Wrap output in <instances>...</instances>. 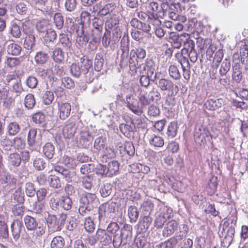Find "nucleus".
<instances>
[{
    "label": "nucleus",
    "instance_id": "f257e3e1",
    "mask_svg": "<svg viewBox=\"0 0 248 248\" xmlns=\"http://www.w3.org/2000/svg\"><path fill=\"white\" fill-rule=\"evenodd\" d=\"M93 62L86 55H83L78 62L73 63L70 66V72L74 77H84L89 73Z\"/></svg>",
    "mask_w": 248,
    "mask_h": 248
},
{
    "label": "nucleus",
    "instance_id": "f03ea898",
    "mask_svg": "<svg viewBox=\"0 0 248 248\" xmlns=\"http://www.w3.org/2000/svg\"><path fill=\"white\" fill-rule=\"evenodd\" d=\"M93 128L92 124L86 126L83 125L82 127L79 132V134L78 140V145L80 148L88 149L92 146L93 137L92 135V131H90V129Z\"/></svg>",
    "mask_w": 248,
    "mask_h": 248
},
{
    "label": "nucleus",
    "instance_id": "7ed1b4c3",
    "mask_svg": "<svg viewBox=\"0 0 248 248\" xmlns=\"http://www.w3.org/2000/svg\"><path fill=\"white\" fill-rule=\"evenodd\" d=\"M66 217V214H62L60 220L56 215L48 214L46 218L48 232L52 233L60 231L64 225Z\"/></svg>",
    "mask_w": 248,
    "mask_h": 248
},
{
    "label": "nucleus",
    "instance_id": "20e7f679",
    "mask_svg": "<svg viewBox=\"0 0 248 248\" xmlns=\"http://www.w3.org/2000/svg\"><path fill=\"white\" fill-rule=\"evenodd\" d=\"M83 124L79 119L70 118L63 128L62 134L66 139L72 138L77 131L79 132Z\"/></svg>",
    "mask_w": 248,
    "mask_h": 248
},
{
    "label": "nucleus",
    "instance_id": "39448f33",
    "mask_svg": "<svg viewBox=\"0 0 248 248\" xmlns=\"http://www.w3.org/2000/svg\"><path fill=\"white\" fill-rule=\"evenodd\" d=\"M194 138L195 142L200 145H204L212 138L208 129L204 125H197L194 130Z\"/></svg>",
    "mask_w": 248,
    "mask_h": 248
},
{
    "label": "nucleus",
    "instance_id": "423d86ee",
    "mask_svg": "<svg viewBox=\"0 0 248 248\" xmlns=\"http://www.w3.org/2000/svg\"><path fill=\"white\" fill-rule=\"evenodd\" d=\"M145 50L140 46L131 50V63L132 71H136L139 62H141L146 57Z\"/></svg>",
    "mask_w": 248,
    "mask_h": 248
},
{
    "label": "nucleus",
    "instance_id": "0eeeda50",
    "mask_svg": "<svg viewBox=\"0 0 248 248\" xmlns=\"http://www.w3.org/2000/svg\"><path fill=\"white\" fill-rule=\"evenodd\" d=\"M236 221L235 220V222L232 224V225L229 226V223L227 221H225L223 225L222 231L219 234L220 236L224 237V241L226 243L230 245L232 242L234 233H235V225Z\"/></svg>",
    "mask_w": 248,
    "mask_h": 248
},
{
    "label": "nucleus",
    "instance_id": "6e6552de",
    "mask_svg": "<svg viewBox=\"0 0 248 248\" xmlns=\"http://www.w3.org/2000/svg\"><path fill=\"white\" fill-rule=\"evenodd\" d=\"M125 103L126 107L135 114L140 115L142 114V108L140 106L139 101L132 94L126 95Z\"/></svg>",
    "mask_w": 248,
    "mask_h": 248
},
{
    "label": "nucleus",
    "instance_id": "1a4fd4ad",
    "mask_svg": "<svg viewBox=\"0 0 248 248\" xmlns=\"http://www.w3.org/2000/svg\"><path fill=\"white\" fill-rule=\"evenodd\" d=\"M155 84L161 91L171 92V94L173 93L174 91L178 90L177 86L169 78H161L157 79Z\"/></svg>",
    "mask_w": 248,
    "mask_h": 248
},
{
    "label": "nucleus",
    "instance_id": "9d476101",
    "mask_svg": "<svg viewBox=\"0 0 248 248\" xmlns=\"http://www.w3.org/2000/svg\"><path fill=\"white\" fill-rule=\"evenodd\" d=\"M115 7L116 6L113 3H109L103 5L101 2H99L93 6V12H97L98 16H104L112 12Z\"/></svg>",
    "mask_w": 248,
    "mask_h": 248
},
{
    "label": "nucleus",
    "instance_id": "9b49d317",
    "mask_svg": "<svg viewBox=\"0 0 248 248\" xmlns=\"http://www.w3.org/2000/svg\"><path fill=\"white\" fill-rule=\"evenodd\" d=\"M182 12V7L180 3L175 2L174 0L169 7L165 12V16H168L169 18L173 20H176L178 14H181Z\"/></svg>",
    "mask_w": 248,
    "mask_h": 248
},
{
    "label": "nucleus",
    "instance_id": "f8f14e48",
    "mask_svg": "<svg viewBox=\"0 0 248 248\" xmlns=\"http://www.w3.org/2000/svg\"><path fill=\"white\" fill-rule=\"evenodd\" d=\"M96 196L94 193L85 192L82 194L79 199V204L87 206L93 209L94 206Z\"/></svg>",
    "mask_w": 248,
    "mask_h": 248
},
{
    "label": "nucleus",
    "instance_id": "ddd939ff",
    "mask_svg": "<svg viewBox=\"0 0 248 248\" xmlns=\"http://www.w3.org/2000/svg\"><path fill=\"white\" fill-rule=\"evenodd\" d=\"M224 103L225 100L222 98H213L207 99L204 107L208 110L214 111L220 108Z\"/></svg>",
    "mask_w": 248,
    "mask_h": 248
},
{
    "label": "nucleus",
    "instance_id": "4468645a",
    "mask_svg": "<svg viewBox=\"0 0 248 248\" xmlns=\"http://www.w3.org/2000/svg\"><path fill=\"white\" fill-rule=\"evenodd\" d=\"M119 129L121 132L129 140L134 138L136 127L134 123L129 124H121L119 125Z\"/></svg>",
    "mask_w": 248,
    "mask_h": 248
},
{
    "label": "nucleus",
    "instance_id": "2eb2a0df",
    "mask_svg": "<svg viewBox=\"0 0 248 248\" xmlns=\"http://www.w3.org/2000/svg\"><path fill=\"white\" fill-rule=\"evenodd\" d=\"M178 223L174 220H171L167 222L162 231V235L165 237L170 236L178 230Z\"/></svg>",
    "mask_w": 248,
    "mask_h": 248
},
{
    "label": "nucleus",
    "instance_id": "dca6fc26",
    "mask_svg": "<svg viewBox=\"0 0 248 248\" xmlns=\"http://www.w3.org/2000/svg\"><path fill=\"white\" fill-rule=\"evenodd\" d=\"M107 145V137L105 134L99 135L94 140L93 148L95 152L99 153L104 150Z\"/></svg>",
    "mask_w": 248,
    "mask_h": 248
},
{
    "label": "nucleus",
    "instance_id": "f3484780",
    "mask_svg": "<svg viewBox=\"0 0 248 248\" xmlns=\"http://www.w3.org/2000/svg\"><path fill=\"white\" fill-rule=\"evenodd\" d=\"M11 228L14 239L17 240L20 237L21 230L23 228L22 221L18 219L14 220L11 225Z\"/></svg>",
    "mask_w": 248,
    "mask_h": 248
},
{
    "label": "nucleus",
    "instance_id": "a211bd4d",
    "mask_svg": "<svg viewBox=\"0 0 248 248\" xmlns=\"http://www.w3.org/2000/svg\"><path fill=\"white\" fill-rule=\"evenodd\" d=\"M149 15H155L159 17H165V12L162 11L159 3L156 1H152L148 5Z\"/></svg>",
    "mask_w": 248,
    "mask_h": 248
},
{
    "label": "nucleus",
    "instance_id": "6ab92c4d",
    "mask_svg": "<svg viewBox=\"0 0 248 248\" xmlns=\"http://www.w3.org/2000/svg\"><path fill=\"white\" fill-rule=\"evenodd\" d=\"M169 39L172 46L174 48L177 49L180 48L184 40L182 35H179L177 33L174 32H170Z\"/></svg>",
    "mask_w": 248,
    "mask_h": 248
},
{
    "label": "nucleus",
    "instance_id": "aec40b11",
    "mask_svg": "<svg viewBox=\"0 0 248 248\" xmlns=\"http://www.w3.org/2000/svg\"><path fill=\"white\" fill-rule=\"evenodd\" d=\"M9 167L10 170L16 168L21 163V159L20 154L17 153L10 154L8 157Z\"/></svg>",
    "mask_w": 248,
    "mask_h": 248
},
{
    "label": "nucleus",
    "instance_id": "412c9836",
    "mask_svg": "<svg viewBox=\"0 0 248 248\" xmlns=\"http://www.w3.org/2000/svg\"><path fill=\"white\" fill-rule=\"evenodd\" d=\"M71 106L69 103H62L59 105V115L61 120L67 118L70 114Z\"/></svg>",
    "mask_w": 248,
    "mask_h": 248
},
{
    "label": "nucleus",
    "instance_id": "4be33fe9",
    "mask_svg": "<svg viewBox=\"0 0 248 248\" xmlns=\"http://www.w3.org/2000/svg\"><path fill=\"white\" fill-rule=\"evenodd\" d=\"M132 227L129 224H124L121 229V235L124 243H128L132 237Z\"/></svg>",
    "mask_w": 248,
    "mask_h": 248
},
{
    "label": "nucleus",
    "instance_id": "5701e85b",
    "mask_svg": "<svg viewBox=\"0 0 248 248\" xmlns=\"http://www.w3.org/2000/svg\"><path fill=\"white\" fill-rule=\"evenodd\" d=\"M177 242V240L174 236L163 242L155 243L153 247V248H175Z\"/></svg>",
    "mask_w": 248,
    "mask_h": 248
},
{
    "label": "nucleus",
    "instance_id": "b1692460",
    "mask_svg": "<svg viewBox=\"0 0 248 248\" xmlns=\"http://www.w3.org/2000/svg\"><path fill=\"white\" fill-rule=\"evenodd\" d=\"M53 170L60 174L66 181L68 182L72 181V174L68 169L60 165H56L53 167Z\"/></svg>",
    "mask_w": 248,
    "mask_h": 248
},
{
    "label": "nucleus",
    "instance_id": "393cba45",
    "mask_svg": "<svg viewBox=\"0 0 248 248\" xmlns=\"http://www.w3.org/2000/svg\"><path fill=\"white\" fill-rule=\"evenodd\" d=\"M152 220L153 219L150 216L144 215L138 227V231L139 233L146 232L151 225Z\"/></svg>",
    "mask_w": 248,
    "mask_h": 248
},
{
    "label": "nucleus",
    "instance_id": "a878e982",
    "mask_svg": "<svg viewBox=\"0 0 248 248\" xmlns=\"http://www.w3.org/2000/svg\"><path fill=\"white\" fill-rule=\"evenodd\" d=\"M97 239L103 245H107L111 242V236L109 235L107 232L103 229H98L96 233Z\"/></svg>",
    "mask_w": 248,
    "mask_h": 248
},
{
    "label": "nucleus",
    "instance_id": "bb28decb",
    "mask_svg": "<svg viewBox=\"0 0 248 248\" xmlns=\"http://www.w3.org/2000/svg\"><path fill=\"white\" fill-rule=\"evenodd\" d=\"M22 47L18 44L15 43H11L7 44L6 46V50L7 53L13 56H18L20 55Z\"/></svg>",
    "mask_w": 248,
    "mask_h": 248
},
{
    "label": "nucleus",
    "instance_id": "cd10ccee",
    "mask_svg": "<svg viewBox=\"0 0 248 248\" xmlns=\"http://www.w3.org/2000/svg\"><path fill=\"white\" fill-rule=\"evenodd\" d=\"M124 149L122 151L123 154H121L122 156H124L126 155L128 156L130 158L133 156L135 152V149L133 142L131 141H125L124 144Z\"/></svg>",
    "mask_w": 248,
    "mask_h": 248
},
{
    "label": "nucleus",
    "instance_id": "c85d7f7f",
    "mask_svg": "<svg viewBox=\"0 0 248 248\" xmlns=\"http://www.w3.org/2000/svg\"><path fill=\"white\" fill-rule=\"evenodd\" d=\"M24 221L27 229L29 231H34L38 225L36 219L30 216L26 215Z\"/></svg>",
    "mask_w": 248,
    "mask_h": 248
},
{
    "label": "nucleus",
    "instance_id": "c756f323",
    "mask_svg": "<svg viewBox=\"0 0 248 248\" xmlns=\"http://www.w3.org/2000/svg\"><path fill=\"white\" fill-rule=\"evenodd\" d=\"M113 186L110 183H104L100 185L99 191L103 198L108 197L112 192Z\"/></svg>",
    "mask_w": 248,
    "mask_h": 248
},
{
    "label": "nucleus",
    "instance_id": "7c9ffc66",
    "mask_svg": "<svg viewBox=\"0 0 248 248\" xmlns=\"http://www.w3.org/2000/svg\"><path fill=\"white\" fill-rule=\"evenodd\" d=\"M179 126L176 122H171L169 123L167 127L166 135L168 139L174 138L178 132Z\"/></svg>",
    "mask_w": 248,
    "mask_h": 248
},
{
    "label": "nucleus",
    "instance_id": "2f4dec72",
    "mask_svg": "<svg viewBox=\"0 0 248 248\" xmlns=\"http://www.w3.org/2000/svg\"><path fill=\"white\" fill-rule=\"evenodd\" d=\"M57 34L56 31L52 29L49 28L45 33L43 36L44 41L46 45L50 43H53L56 39Z\"/></svg>",
    "mask_w": 248,
    "mask_h": 248
},
{
    "label": "nucleus",
    "instance_id": "473e14b6",
    "mask_svg": "<svg viewBox=\"0 0 248 248\" xmlns=\"http://www.w3.org/2000/svg\"><path fill=\"white\" fill-rule=\"evenodd\" d=\"M103 206L101 205L98 210V220L100 225L104 226L108 222V219H109L108 214H107L105 209H104Z\"/></svg>",
    "mask_w": 248,
    "mask_h": 248
},
{
    "label": "nucleus",
    "instance_id": "72a5a7b5",
    "mask_svg": "<svg viewBox=\"0 0 248 248\" xmlns=\"http://www.w3.org/2000/svg\"><path fill=\"white\" fill-rule=\"evenodd\" d=\"M157 73H155L153 78H151L144 74V71L140 72V85L145 88H147L150 85V82H154L156 79Z\"/></svg>",
    "mask_w": 248,
    "mask_h": 248
},
{
    "label": "nucleus",
    "instance_id": "f704fd0d",
    "mask_svg": "<svg viewBox=\"0 0 248 248\" xmlns=\"http://www.w3.org/2000/svg\"><path fill=\"white\" fill-rule=\"evenodd\" d=\"M175 58L181 64V67L190 66L188 57L186 53L183 52H178L175 54Z\"/></svg>",
    "mask_w": 248,
    "mask_h": 248
},
{
    "label": "nucleus",
    "instance_id": "c9c22d12",
    "mask_svg": "<svg viewBox=\"0 0 248 248\" xmlns=\"http://www.w3.org/2000/svg\"><path fill=\"white\" fill-rule=\"evenodd\" d=\"M35 37L34 34L26 35L24 41V47L28 50L32 49L35 46Z\"/></svg>",
    "mask_w": 248,
    "mask_h": 248
},
{
    "label": "nucleus",
    "instance_id": "e433bc0d",
    "mask_svg": "<svg viewBox=\"0 0 248 248\" xmlns=\"http://www.w3.org/2000/svg\"><path fill=\"white\" fill-rule=\"evenodd\" d=\"M60 207L62 209L68 211L70 210L73 205V202L71 198L68 196H62L60 197Z\"/></svg>",
    "mask_w": 248,
    "mask_h": 248
},
{
    "label": "nucleus",
    "instance_id": "4c0bfd02",
    "mask_svg": "<svg viewBox=\"0 0 248 248\" xmlns=\"http://www.w3.org/2000/svg\"><path fill=\"white\" fill-rule=\"evenodd\" d=\"M10 33L15 38L18 39L21 36V28L19 24L14 21L11 23Z\"/></svg>",
    "mask_w": 248,
    "mask_h": 248
},
{
    "label": "nucleus",
    "instance_id": "58836bf2",
    "mask_svg": "<svg viewBox=\"0 0 248 248\" xmlns=\"http://www.w3.org/2000/svg\"><path fill=\"white\" fill-rule=\"evenodd\" d=\"M156 209L160 215L166 218H169L171 216L172 211L171 208L166 206L163 203H159Z\"/></svg>",
    "mask_w": 248,
    "mask_h": 248
},
{
    "label": "nucleus",
    "instance_id": "ea45409f",
    "mask_svg": "<svg viewBox=\"0 0 248 248\" xmlns=\"http://www.w3.org/2000/svg\"><path fill=\"white\" fill-rule=\"evenodd\" d=\"M76 24L75 20L71 16H67L65 18L64 28L66 29L67 32L72 34L74 32L76 29Z\"/></svg>",
    "mask_w": 248,
    "mask_h": 248
},
{
    "label": "nucleus",
    "instance_id": "a19ab883",
    "mask_svg": "<svg viewBox=\"0 0 248 248\" xmlns=\"http://www.w3.org/2000/svg\"><path fill=\"white\" fill-rule=\"evenodd\" d=\"M43 153L45 156L50 159L53 157L55 154V147L51 142H47L43 146Z\"/></svg>",
    "mask_w": 248,
    "mask_h": 248
},
{
    "label": "nucleus",
    "instance_id": "79ce46f5",
    "mask_svg": "<svg viewBox=\"0 0 248 248\" xmlns=\"http://www.w3.org/2000/svg\"><path fill=\"white\" fill-rule=\"evenodd\" d=\"M104 54L103 52L97 53L95 55L94 59V69L95 71L99 72L103 67L104 64Z\"/></svg>",
    "mask_w": 248,
    "mask_h": 248
},
{
    "label": "nucleus",
    "instance_id": "37998d69",
    "mask_svg": "<svg viewBox=\"0 0 248 248\" xmlns=\"http://www.w3.org/2000/svg\"><path fill=\"white\" fill-rule=\"evenodd\" d=\"M16 10L17 13L20 15H27L29 10V5L26 2L20 1L16 4Z\"/></svg>",
    "mask_w": 248,
    "mask_h": 248
},
{
    "label": "nucleus",
    "instance_id": "c03bdc74",
    "mask_svg": "<svg viewBox=\"0 0 248 248\" xmlns=\"http://www.w3.org/2000/svg\"><path fill=\"white\" fill-rule=\"evenodd\" d=\"M154 208V204L151 200L143 202L140 206V209L144 215L150 216L153 211Z\"/></svg>",
    "mask_w": 248,
    "mask_h": 248
},
{
    "label": "nucleus",
    "instance_id": "a18cd8bd",
    "mask_svg": "<svg viewBox=\"0 0 248 248\" xmlns=\"http://www.w3.org/2000/svg\"><path fill=\"white\" fill-rule=\"evenodd\" d=\"M31 120L34 123L40 126H44L45 125V116L41 111L33 113L31 116Z\"/></svg>",
    "mask_w": 248,
    "mask_h": 248
},
{
    "label": "nucleus",
    "instance_id": "49530a36",
    "mask_svg": "<svg viewBox=\"0 0 248 248\" xmlns=\"http://www.w3.org/2000/svg\"><path fill=\"white\" fill-rule=\"evenodd\" d=\"M103 25L104 22L102 19L97 17L94 18L93 22V26L94 29L93 30V33L96 32L97 35L101 36L103 30Z\"/></svg>",
    "mask_w": 248,
    "mask_h": 248
},
{
    "label": "nucleus",
    "instance_id": "de8ad7c7",
    "mask_svg": "<svg viewBox=\"0 0 248 248\" xmlns=\"http://www.w3.org/2000/svg\"><path fill=\"white\" fill-rule=\"evenodd\" d=\"M149 140L150 144L154 147H161L164 144V139L155 134L150 136Z\"/></svg>",
    "mask_w": 248,
    "mask_h": 248
},
{
    "label": "nucleus",
    "instance_id": "09e8293b",
    "mask_svg": "<svg viewBox=\"0 0 248 248\" xmlns=\"http://www.w3.org/2000/svg\"><path fill=\"white\" fill-rule=\"evenodd\" d=\"M168 72L170 76L173 79L177 80L181 78V74L178 67L174 64H171L169 66Z\"/></svg>",
    "mask_w": 248,
    "mask_h": 248
},
{
    "label": "nucleus",
    "instance_id": "8fccbe9b",
    "mask_svg": "<svg viewBox=\"0 0 248 248\" xmlns=\"http://www.w3.org/2000/svg\"><path fill=\"white\" fill-rule=\"evenodd\" d=\"M65 245V240L63 237L57 235L53 238L50 243L51 248H63Z\"/></svg>",
    "mask_w": 248,
    "mask_h": 248
},
{
    "label": "nucleus",
    "instance_id": "3c124183",
    "mask_svg": "<svg viewBox=\"0 0 248 248\" xmlns=\"http://www.w3.org/2000/svg\"><path fill=\"white\" fill-rule=\"evenodd\" d=\"M107 169L108 177H111L117 172L119 169V164L118 161L113 160L108 163Z\"/></svg>",
    "mask_w": 248,
    "mask_h": 248
},
{
    "label": "nucleus",
    "instance_id": "603ef678",
    "mask_svg": "<svg viewBox=\"0 0 248 248\" xmlns=\"http://www.w3.org/2000/svg\"><path fill=\"white\" fill-rule=\"evenodd\" d=\"M183 44V48L181 49V51L185 53V54H187L188 51L195 49V42L189 37L184 40Z\"/></svg>",
    "mask_w": 248,
    "mask_h": 248
},
{
    "label": "nucleus",
    "instance_id": "864d4df0",
    "mask_svg": "<svg viewBox=\"0 0 248 248\" xmlns=\"http://www.w3.org/2000/svg\"><path fill=\"white\" fill-rule=\"evenodd\" d=\"M49 25L48 20L43 19L38 21L36 24V28L39 33H45V32L49 29Z\"/></svg>",
    "mask_w": 248,
    "mask_h": 248
},
{
    "label": "nucleus",
    "instance_id": "5fc2aeb1",
    "mask_svg": "<svg viewBox=\"0 0 248 248\" xmlns=\"http://www.w3.org/2000/svg\"><path fill=\"white\" fill-rule=\"evenodd\" d=\"M21 127L17 122H11L7 126V130L10 136H15L18 134Z\"/></svg>",
    "mask_w": 248,
    "mask_h": 248
},
{
    "label": "nucleus",
    "instance_id": "6e6d98bb",
    "mask_svg": "<svg viewBox=\"0 0 248 248\" xmlns=\"http://www.w3.org/2000/svg\"><path fill=\"white\" fill-rule=\"evenodd\" d=\"M53 23L58 30H61L64 26V18L60 13H56L53 17Z\"/></svg>",
    "mask_w": 248,
    "mask_h": 248
},
{
    "label": "nucleus",
    "instance_id": "4d7b16f0",
    "mask_svg": "<svg viewBox=\"0 0 248 248\" xmlns=\"http://www.w3.org/2000/svg\"><path fill=\"white\" fill-rule=\"evenodd\" d=\"M103 206L104 209H105L107 214H108L109 218H113L115 216L116 210V203L111 202L109 203H105L101 204Z\"/></svg>",
    "mask_w": 248,
    "mask_h": 248
},
{
    "label": "nucleus",
    "instance_id": "13d9d810",
    "mask_svg": "<svg viewBox=\"0 0 248 248\" xmlns=\"http://www.w3.org/2000/svg\"><path fill=\"white\" fill-rule=\"evenodd\" d=\"M24 191L27 197L32 198L35 196L36 190L34 185L31 182H27L24 185Z\"/></svg>",
    "mask_w": 248,
    "mask_h": 248
},
{
    "label": "nucleus",
    "instance_id": "bf43d9fd",
    "mask_svg": "<svg viewBox=\"0 0 248 248\" xmlns=\"http://www.w3.org/2000/svg\"><path fill=\"white\" fill-rule=\"evenodd\" d=\"M21 30L26 35L33 34V26L29 20H25L21 22Z\"/></svg>",
    "mask_w": 248,
    "mask_h": 248
},
{
    "label": "nucleus",
    "instance_id": "052dcab7",
    "mask_svg": "<svg viewBox=\"0 0 248 248\" xmlns=\"http://www.w3.org/2000/svg\"><path fill=\"white\" fill-rule=\"evenodd\" d=\"M48 181L49 186L55 189H59L62 187V184L59 177L55 175H51L49 176Z\"/></svg>",
    "mask_w": 248,
    "mask_h": 248
},
{
    "label": "nucleus",
    "instance_id": "680f3d73",
    "mask_svg": "<svg viewBox=\"0 0 248 248\" xmlns=\"http://www.w3.org/2000/svg\"><path fill=\"white\" fill-rule=\"evenodd\" d=\"M59 42L66 49L70 48L72 46V42L67 34L62 33L59 35Z\"/></svg>",
    "mask_w": 248,
    "mask_h": 248
},
{
    "label": "nucleus",
    "instance_id": "e2e57ef3",
    "mask_svg": "<svg viewBox=\"0 0 248 248\" xmlns=\"http://www.w3.org/2000/svg\"><path fill=\"white\" fill-rule=\"evenodd\" d=\"M231 68V61L227 58L225 59L221 64L219 70V75L221 77L225 76Z\"/></svg>",
    "mask_w": 248,
    "mask_h": 248
},
{
    "label": "nucleus",
    "instance_id": "0e129e2a",
    "mask_svg": "<svg viewBox=\"0 0 248 248\" xmlns=\"http://www.w3.org/2000/svg\"><path fill=\"white\" fill-rule=\"evenodd\" d=\"M37 129L35 128H31L28 134L27 141L30 147L34 145L36 142Z\"/></svg>",
    "mask_w": 248,
    "mask_h": 248
},
{
    "label": "nucleus",
    "instance_id": "69168bd1",
    "mask_svg": "<svg viewBox=\"0 0 248 248\" xmlns=\"http://www.w3.org/2000/svg\"><path fill=\"white\" fill-rule=\"evenodd\" d=\"M48 56L46 53L39 51L36 53L35 57L34 60L35 62L38 64H44L48 60Z\"/></svg>",
    "mask_w": 248,
    "mask_h": 248
},
{
    "label": "nucleus",
    "instance_id": "338daca9",
    "mask_svg": "<svg viewBox=\"0 0 248 248\" xmlns=\"http://www.w3.org/2000/svg\"><path fill=\"white\" fill-rule=\"evenodd\" d=\"M13 199L18 203H23L25 200L24 191H22L21 187L17 188L13 195Z\"/></svg>",
    "mask_w": 248,
    "mask_h": 248
},
{
    "label": "nucleus",
    "instance_id": "774afa93",
    "mask_svg": "<svg viewBox=\"0 0 248 248\" xmlns=\"http://www.w3.org/2000/svg\"><path fill=\"white\" fill-rule=\"evenodd\" d=\"M52 57L55 62H61L64 59V53L61 48L56 47L53 51Z\"/></svg>",
    "mask_w": 248,
    "mask_h": 248
}]
</instances>
